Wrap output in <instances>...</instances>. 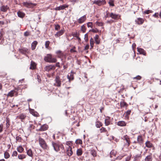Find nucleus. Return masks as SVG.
Instances as JSON below:
<instances>
[{
    "label": "nucleus",
    "mask_w": 161,
    "mask_h": 161,
    "mask_svg": "<svg viewBox=\"0 0 161 161\" xmlns=\"http://www.w3.org/2000/svg\"><path fill=\"white\" fill-rule=\"evenodd\" d=\"M44 59L45 61L48 63H55L57 61L56 58H52V55L51 54H47Z\"/></svg>",
    "instance_id": "f257e3e1"
},
{
    "label": "nucleus",
    "mask_w": 161,
    "mask_h": 161,
    "mask_svg": "<svg viewBox=\"0 0 161 161\" xmlns=\"http://www.w3.org/2000/svg\"><path fill=\"white\" fill-rule=\"evenodd\" d=\"M39 143L41 147L43 149H47L48 147L44 139L41 137L39 138Z\"/></svg>",
    "instance_id": "f03ea898"
},
{
    "label": "nucleus",
    "mask_w": 161,
    "mask_h": 161,
    "mask_svg": "<svg viewBox=\"0 0 161 161\" xmlns=\"http://www.w3.org/2000/svg\"><path fill=\"white\" fill-rule=\"evenodd\" d=\"M24 6L28 8H32L35 6L36 4L31 2H24L23 3Z\"/></svg>",
    "instance_id": "7ed1b4c3"
},
{
    "label": "nucleus",
    "mask_w": 161,
    "mask_h": 161,
    "mask_svg": "<svg viewBox=\"0 0 161 161\" xmlns=\"http://www.w3.org/2000/svg\"><path fill=\"white\" fill-rule=\"evenodd\" d=\"M60 145L58 142H52V146L53 147L54 150L58 152L59 150Z\"/></svg>",
    "instance_id": "20e7f679"
},
{
    "label": "nucleus",
    "mask_w": 161,
    "mask_h": 161,
    "mask_svg": "<svg viewBox=\"0 0 161 161\" xmlns=\"http://www.w3.org/2000/svg\"><path fill=\"white\" fill-rule=\"evenodd\" d=\"M93 3L98 6H101L105 4L106 3V2L105 0H95Z\"/></svg>",
    "instance_id": "39448f33"
},
{
    "label": "nucleus",
    "mask_w": 161,
    "mask_h": 161,
    "mask_svg": "<svg viewBox=\"0 0 161 161\" xmlns=\"http://www.w3.org/2000/svg\"><path fill=\"white\" fill-rule=\"evenodd\" d=\"M55 69V66L53 65L47 66L44 68L45 70L47 71H49L51 70H54Z\"/></svg>",
    "instance_id": "423d86ee"
},
{
    "label": "nucleus",
    "mask_w": 161,
    "mask_h": 161,
    "mask_svg": "<svg viewBox=\"0 0 161 161\" xmlns=\"http://www.w3.org/2000/svg\"><path fill=\"white\" fill-rule=\"evenodd\" d=\"M56 86H60L61 85V81L59 76H56L55 80Z\"/></svg>",
    "instance_id": "0eeeda50"
},
{
    "label": "nucleus",
    "mask_w": 161,
    "mask_h": 161,
    "mask_svg": "<svg viewBox=\"0 0 161 161\" xmlns=\"http://www.w3.org/2000/svg\"><path fill=\"white\" fill-rule=\"evenodd\" d=\"M86 19V15L80 17L77 20L79 24H81L84 22Z\"/></svg>",
    "instance_id": "6e6552de"
},
{
    "label": "nucleus",
    "mask_w": 161,
    "mask_h": 161,
    "mask_svg": "<svg viewBox=\"0 0 161 161\" xmlns=\"http://www.w3.org/2000/svg\"><path fill=\"white\" fill-rule=\"evenodd\" d=\"M68 7V5L67 4H64L59 7H56L55 8V10H63L64 9L66 8H67Z\"/></svg>",
    "instance_id": "1a4fd4ad"
},
{
    "label": "nucleus",
    "mask_w": 161,
    "mask_h": 161,
    "mask_svg": "<svg viewBox=\"0 0 161 161\" xmlns=\"http://www.w3.org/2000/svg\"><path fill=\"white\" fill-rule=\"evenodd\" d=\"M64 28L61 29L60 31L57 32L56 34H55V36L56 37H58L62 35L64 33Z\"/></svg>",
    "instance_id": "9d476101"
},
{
    "label": "nucleus",
    "mask_w": 161,
    "mask_h": 161,
    "mask_svg": "<svg viewBox=\"0 0 161 161\" xmlns=\"http://www.w3.org/2000/svg\"><path fill=\"white\" fill-rule=\"evenodd\" d=\"M109 16L112 19H118L120 17V16L119 14H115L112 13L110 14Z\"/></svg>",
    "instance_id": "9b49d317"
},
{
    "label": "nucleus",
    "mask_w": 161,
    "mask_h": 161,
    "mask_svg": "<svg viewBox=\"0 0 161 161\" xmlns=\"http://www.w3.org/2000/svg\"><path fill=\"white\" fill-rule=\"evenodd\" d=\"M67 149L66 152L67 154L69 156H71L73 153L71 147H69Z\"/></svg>",
    "instance_id": "f8f14e48"
},
{
    "label": "nucleus",
    "mask_w": 161,
    "mask_h": 161,
    "mask_svg": "<svg viewBox=\"0 0 161 161\" xmlns=\"http://www.w3.org/2000/svg\"><path fill=\"white\" fill-rule=\"evenodd\" d=\"M135 21L136 24L138 25H141L143 23L144 20L142 18H138L135 20Z\"/></svg>",
    "instance_id": "ddd939ff"
},
{
    "label": "nucleus",
    "mask_w": 161,
    "mask_h": 161,
    "mask_svg": "<svg viewBox=\"0 0 161 161\" xmlns=\"http://www.w3.org/2000/svg\"><path fill=\"white\" fill-rule=\"evenodd\" d=\"M9 8V7L7 5H3L0 8V10L1 11L5 12Z\"/></svg>",
    "instance_id": "4468645a"
},
{
    "label": "nucleus",
    "mask_w": 161,
    "mask_h": 161,
    "mask_svg": "<svg viewBox=\"0 0 161 161\" xmlns=\"http://www.w3.org/2000/svg\"><path fill=\"white\" fill-rule=\"evenodd\" d=\"M143 142V140L142 136L141 135L138 136L137 138V142L141 145Z\"/></svg>",
    "instance_id": "2eb2a0df"
},
{
    "label": "nucleus",
    "mask_w": 161,
    "mask_h": 161,
    "mask_svg": "<svg viewBox=\"0 0 161 161\" xmlns=\"http://www.w3.org/2000/svg\"><path fill=\"white\" fill-rule=\"evenodd\" d=\"M123 139L124 140H125L127 143V146H129L130 144V141L129 140V138L127 135H125L123 136Z\"/></svg>",
    "instance_id": "dca6fc26"
},
{
    "label": "nucleus",
    "mask_w": 161,
    "mask_h": 161,
    "mask_svg": "<svg viewBox=\"0 0 161 161\" xmlns=\"http://www.w3.org/2000/svg\"><path fill=\"white\" fill-rule=\"evenodd\" d=\"M48 128V126L46 125H44L42 126L39 129L41 131H44L46 130Z\"/></svg>",
    "instance_id": "f3484780"
},
{
    "label": "nucleus",
    "mask_w": 161,
    "mask_h": 161,
    "mask_svg": "<svg viewBox=\"0 0 161 161\" xmlns=\"http://www.w3.org/2000/svg\"><path fill=\"white\" fill-rule=\"evenodd\" d=\"M56 54L57 55L58 57L59 58H61L64 56V54L60 50H58L56 52Z\"/></svg>",
    "instance_id": "a211bd4d"
},
{
    "label": "nucleus",
    "mask_w": 161,
    "mask_h": 161,
    "mask_svg": "<svg viewBox=\"0 0 161 161\" xmlns=\"http://www.w3.org/2000/svg\"><path fill=\"white\" fill-rule=\"evenodd\" d=\"M67 78L69 82L74 79L73 73L72 72V71H71L69 75H68Z\"/></svg>",
    "instance_id": "6ab92c4d"
},
{
    "label": "nucleus",
    "mask_w": 161,
    "mask_h": 161,
    "mask_svg": "<svg viewBox=\"0 0 161 161\" xmlns=\"http://www.w3.org/2000/svg\"><path fill=\"white\" fill-rule=\"evenodd\" d=\"M137 51L140 54H143V55H146V52L144 50L141 48H137Z\"/></svg>",
    "instance_id": "aec40b11"
},
{
    "label": "nucleus",
    "mask_w": 161,
    "mask_h": 161,
    "mask_svg": "<svg viewBox=\"0 0 161 161\" xmlns=\"http://www.w3.org/2000/svg\"><path fill=\"white\" fill-rule=\"evenodd\" d=\"M117 125L120 126H124L126 125V123L123 121H119L117 123Z\"/></svg>",
    "instance_id": "412c9836"
},
{
    "label": "nucleus",
    "mask_w": 161,
    "mask_h": 161,
    "mask_svg": "<svg viewBox=\"0 0 161 161\" xmlns=\"http://www.w3.org/2000/svg\"><path fill=\"white\" fill-rule=\"evenodd\" d=\"M19 51L20 53L24 54H25L26 53H28V49L26 48H23L21 49H19Z\"/></svg>",
    "instance_id": "4be33fe9"
},
{
    "label": "nucleus",
    "mask_w": 161,
    "mask_h": 161,
    "mask_svg": "<svg viewBox=\"0 0 161 161\" xmlns=\"http://www.w3.org/2000/svg\"><path fill=\"white\" fill-rule=\"evenodd\" d=\"M99 38V36L97 35H96L94 37V40L96 44H98L100 43V40Z\"/></svg>",
    "instance_id": "5701e85b"
},
{
    "label": "nucleus",
    "mask_w": 161,
    "mask_h": 161,
    "mask_svg": "<svg viewBox=\"0 0 161 161\" xmlns=\"http://www.w3.org/2000/svg\"><path fill=\"white\" fill-rule=\"evenodd\" d=\"M36 64L35 63L31 61V66L30 67V69H33L36 68Z\"/></svg>",
    "instance_id": "b1692460"
},
{
    "label": "nucleus",
    "mask_w": 161,
    "mask_h": 161,
    "mask_svg": "<svg viewBox=\"0 0 161 161\" xmlns=\"http://www.w3.org/2000/svg\"><path fill=\"white\" fill-rule=\"evenodd\" d=\"M26 115L23 114H21L19 116H18L17 117L20 119L22 121L26 117Z\"/></svg>",
    "instance_id": "393cba45"
},
{
    "label": "nucleus",
    "mask_w": 161,
    "mask_h": 161,
    "mask_svg": "<svg viewBox=\"0 0 161 161\" xmlns=\"http://www.w3.org/2000/svg\"><path fill=\"white\" fill-rule=\"evenodd\" d=\"M146 146L148 148H150L152 147L153 145L152 143L149 141H147L145 142Z\"/></svg>",
    "instance_id": "a878e982"
},
{
    "label": "nucleus",
    "mask_w": 161,
    "mask_h": 161,
    "mask_svg": "<svg viewBox=\"0 0 161 161\" xmlns=\"http://www.w3.org/2000/svg\"><path fill=\"white\" fill-rule=\"evenodd\" d=\"M37 44V42L36 41H34L31 44V48L32 50H33L35 49Z\"/></svg>",
    "instance_id": "bb28decb"
},
{
    "label": "nucleus",
    "mask_w": 161,
    "mask_h": 161,
    "mask_svg": "<svg viewBox=\"0 0 161 161\" xmlns=\"http://www.w3.org/2000/svg\"><path fill=\"white\" fill-rule=\"evenodd\" d=\"M152 158L151 155L147 156L145 158V161H152Z\"/></svg>",
    "instance_id": "cd10ccee"
},
{
    "label": "nucleus",
    "mask_w": 161,
    "mask_h": 161,
    "mask_svg": "<svg viewBox=\"0 0 161 161\" xmlns=\"http://www.w3.org/2000/svg\"><path fill=\"white\" fill-rule=\"evenodd\" d=\"M18 17L20 18H23L25 15V14L22 12L19 11L17 12Z\"/></svg>",
    "instance_id": "c85d7f7f"
},
{
    "label": "nucleus",
    "mask_w": 161,
    "mask_h": 161,
    "mask_svg": "<svg viewBox=\"0 0 161 161\" xmlns=\"http://www.w3.org/2000/svg\"><path fill=\"white\" fill-rule=\"evenodd\" d=\"M27 153L29 156L32 157L33 155L32 151L31 149H29L27 151Z\"/></svg>",
    "instance_id": "c756f323"
},
{
    "label": "nucleus",
    "mask_w": 161,
    "mask_h": 161,
    "mask_svg": "<svg viewBox=\"0 0 161 161\" xmlns=\"http://www.w3.org/2000/svg\"><path fill=\"white\" fill-rule=\"evenodd\" d=\"M105 124L106 125H108L110 124L109 118L107 117L105 120Z\"/></svg>",
    "instance_id": "7c9ffc66"
},
{
    "label": "nucleus",
    "mask_w": 161,
    "mask_h": 161,
    "mask_svg": "<svg viewBox=\"0 0 161 161\" xmlns=\"http://www.w3.org/2000/svg\"><path fill=\"white\" fill-rule=\"evenodd\" d=\"M26 157V155L24 154H21L18 156V158L19 159H23L25 158Z\"/></svg>",
    "instance_id": "2f4dec72"
},
{
    "label": "nucleus",
    "mask_w": 161,
    "mask_h": 161,
    "mask_svg": "<svg viewBox=\"0 0 161 161\" xmlns=\"http://www.w3.org/2000/svg\"><path fill=\"white\" fill-rule=\"evenodd\" d=\"M82 151L81 149L80 148L77 149L76 151V154L77 156H80L82 155Z\"/></svg>",
    "instance_id": "473e14b6"
},
{
    "label": "nucleus",
    "mask_w": 161,
    "mask_h": 161,
    "mask_svg": "<svg viewBox=\"0 0 161 161\" xmlns=\"http://www.w3.org/2000/svg\"><path fill=\"white\" fill-rule=\"evenodd\" d=\"M15 92V91L14 90H12L8 94L7 96L10 97H12L14 96V94Z\"/></svg>",
    "instance_id": "72a5a7b5"
},
{
    "label": "nucleus",
    "mask_w": 161,
    "mask_h": 161,
    "mask_svg": "<svg viewBox=\"0 0 161 161\" xmlns=\"http://www.w3.org/2000/svg\"><path fill=\"white\" fill-rule=\"evenodd\" d=\"M17 150L19 152L21 153L24 151V148L21 146H20L17 147Z\"/></svg>",
    "instance_id": "f704fd0d"
},
{
    "label": "nucleus",
    "mask_w": 161,
    "mask_h": 161,
    "mask_svg": "<svg viewBox=\"0 0 161 161\" xmlns=\"http://www.w3.org/2000/svg\"><path fill=\"white\" fill-rule=\"evenodd\" d=\"M30 112L34 116H37L38 115V113L36 112H35L34 110H30Z\"/></svg>",
    "instance_id": "c9c22d12"
},
{
    "label": "nucleus",
    "mask_w": 161,
    "mask_h": 161,
    "mask_svg": "<svg viewBox=\"0 0 161 161\" xmlns=\"http://www.w3.org/2000/svg\"><path fill=\"white\" fill-rule=\"evenodd\" d=\"M96 125L97 128H100L102 126V124L99 121H97L96 123Z\"/></svg>",
    "instance_id": "e433bc0d"
},
{
    "label": "nucleus",
    "mask_w": 161,
    "mask_h": 161,
    "mask_svg": "<svg viewBox=\"0 0 161 161\" xmlns=\"http://www.w3.org/2000/svg\"><path fill=\"white\" fill-rule=\"evenodd\" d=\"M90 44L91 48H92L94 45V40L92 38H91L90 40Z\"/></svg>",
    "instance_id": "4c0bfd02"
},
{
    "label": "nucleus",
    "mask_w": 161,
    "mask_h": 161,
    "mask_svg": "<svg viewBox=\"0 0 161 161\" xmlns=\"http://www.w3.org/2000/svg\"><path fill=\"white\" fill-rule=\"evenodd\" d=\"M9 153L7 152H5L4 153V156L5 158H8L9 157Z\"/></svg>",
    "instance_id": "58836bf2"
},
{
    "label": "nucleus",
    "mask_w": 161,
    "mask_h": 161,
    "mask_svg": "<svg viewBox=\"0 0 161 161\" xmlns=\"http://www.w3.org/2000/svg\"><path fill=\"white\" fill-rule=\"evenodd\" d=\"M95 24L99 26H102L103 25V23L102 22L96 21L95 22Z\"/></svg>",
    "instance_id": "ea45409f"
},
{
    "label": "nucleus",
    "mask_w": 161,
    "mask_h": 161,
    "mask_svg": "<svg viewBox=\"0 0 161 161\" xmlns=\"http://www.w3.org/2000/svg\"><path fill=\"white\" fill-rule=\"evenodd\" d=\"M116 152L115 151H114V150H113L111 151L110 153V157L111 158L112 157V155L115 156L116 154Z\"/></svg>",
    "instance_id": "a19ab883"
},
{
    "label": "nucleus",
    "mask_w": 161,
    "mask_h": 161,
    "mask_svg": "<svg viewBox=\"0 0 161 161\" xmlns=\"http://www.w3.org/2000/svg\"><path fill=\"white\" fill-rule=\"evenodd\" d=\"M6 126L7 128H8L9 127V126L10 125L9 120L8 118H6Z\"/></svg>",
    "instance_id": "79ce46f5"
},
{
    "label": "nucleus",
    "mask_w": 161,
    "mask_h": 161,
    "mask_svg": "<svg viewBox=\"0 0 161 161\" xmlns=\"http://www.w3.org/2000/svg\"><path fill=\"white\" fill-rule=\"evenodd\" d=\"M141 157V154L136 155L134 156V159L135 160H136L138 158H140Z\"/></svg>",
    "instance_id": "37998d69"
},
{
    "label": "nucleus",
    "mask_w": 161,
    "mask_h": 161,
    "mask_svg": "<svg viewBox=\"0 0 161 161\" xmlns=\"http://www.w3.org/2000/svg\"><path fill=\"white\" fill-rule=\"evenodd\" d=\"M108 3L110 6H114V1L113 0H110Z\"/></svg>",
    "instance_id": "c03bdc74"
},
{
    "label": "nucleus",
    "mask_w": 161,
    "mask_h": 161,
    "mask_svg": "<svg viewBox=\"0 0 161 161\" xmlns=\"http://www.w3.org/2000/svg\"><path fill=\"white\" fill-rule=\"evenodd\" d=\"M120 105L121 107H124L126 105V103L122 101L120 102Z\"/></svg>",
    "instance_id": "a18cd8bd"
},
{
    "label": "nucleus",
    "mask_w": 161,
    "mask_h": 161,
    "mask_svg": "<svg viewBox=\"0 0 161 161\" xmlns=\"http://www.w3.org/2000/svg\"><path fill=\"white\" fill-rule=\"evenodd\" d=\"M75 142L77 144H81L82 143V141L80 139H77L76 140Z\"/></svg>",
    "instance_id": "49530a36"
},
{
    "label": "nucleus",
    "mask_w": 161,
    "mask_h": 161,
    "mask_svg": "<svg viewBox=\"0 0 161 161\" xmlns=\"http://www.w3.org/2000/svg\"><path fill=\"white\" fill-rule=\"evenodd\" d=\"M50 42L49 41H47L45 42V46L46 48H48L50 44Z\"/></svg>",
    "instance_id": "de8ad7c7"
},
{
    "label": "nucleus",
    "mask_w": 161,
    "mask_h": 161,
    "mask_svg": "<svg viewBox=\"0 0 161 161\" xmlns=\"http://www.w3.org/2000/svg\"><path fill=\"white\" fill-rule=\"evenodd\" d=\"M60 26L58 25H55V30L57 31H58L60 30Z\"/></svg>",
    "instance_id": "09e8293b"
},
{
    "label": "nucleus",
    "mask_w": 161,
    "mask_h": 161,
    "mask_svg": "<svg viewBox=\"0 0 161 161\" xmlns=\"http://www.w3.org/2000/svg\"><path fill=\"white\" fill-rule=\"evenodd\" d=\"M84 39L86 42H87L88 41V35L87 33H86L85 35Z\"/></svg>",
    "instance_id": "8fccbe9b"
},
{
    "label": "nucleus",
    "mask_w": 161,
    "mask_h": 161,
    "mask_svg": "<svg viewBox=\"0 0 161 161\" xmlns=\"http://www.w3.org/2000/svg\"><path fill=\"white\" fill-rule=\"evenodd\" d=\"M110 14L109 13L108 11H106L105 14V17L106 18L110 17Z\"/></svg>",
    "instance_id": "3c124183"
},
{
    "label": "nucleus",
    "mask_w": 161,
    "mask_h": 161,
    "mask_svg": "<svg viewBox=\"0 0 161 161\" xmlns=\"http://www.w3.org/2000/svg\"><path fill=\"white\" fill-rule=\"evenodd\" d=\"M66 144L69 146V147H71V146H72V143L71 141H68L66 142Z\"/></svg>",
    "instance_id": "603ef678"
},
{
    "label": "nucleus",
    "mask_w": 161,
    "mask_h": 161,
    "mask_svg": "<svg viewBox=\"0 0 161 161\" xmlns=\"http://www.w3.org/2000/svg\"><path fill=\"white\" fill-rule=\"evenodd\" d=\"M100 130L101 133H102L104 132H106L107 131V130L104 127H102L100 129Z\"/></svg>",
    "instance_id": "864d4df0"
},
{
    "label": "nucleus",
    "mask_w": 161,
    "mask_h": 161,
    "mask_svg": "<svg viewBox=\"0 0 161 161\" xmlns=\"http://www.w3.org/2000/svg\"><path fill=\"white\" fill-rule=\"evenodd\" d=\"M81 29L83 32H85L86 29L85 26L84 25L81 26Z\"/></svg>",
    "instance_id": "5fc2aeb1"
},
{
    "label": "nucleus",
    "mask_w": 161,
    "mask_h": 161,
    "mask_svg": "<svg viewBox=\"0 0 161 161\" xmlns=\"http://www.w3.org/2000/svg\"><path fill=\"white\" fill-rule=\"evenodd\" d=\"M141 78V77L140 75H137L136 77H134L133 78L134 80H140Z\"/></svg>",
    "instance_id": "6e6d98bb"
},
{
    "label": "nucleus",
    "mask_w": 161,
    "mask_h": 161,
    "mask_svg": "<svg viewBox=\"0 0 161 161\" xmlns=\"http://www.w3.org/2000/svg\"><path fill=\"white\" fill-rule=\"evenodd\" d=\"M152 12V11L151 10H146L144 12V13L146 14H148L150 13H151Z\"/></svg>",
    "instance_id": "4d7b16f0"
},
{
    "label": "nucleus",
    "mask_w": 161,
    "mask_h": 161,
    "mask_svg": "<svg viewBox=\"0 0 161 161\" xmlns=\"http://www.w3.org/2000/svg\"><path fill=\"white\" fill-rule=\"evenodd\" d=\"M92 32H94V33H97L98 32V29H92L91 30Z\"/></svg>",
    "instance_id": "13d9d810"
},
{
    "label": "nucleus",
    "mask_w": 161,
    "mask_h": 161,
    "mask_svg": "<svg viewBox=\"0 0 161 161\" xmlns=\"http://www.w3.org/2000/svg\"><path fill=\"white\" fill-rule=\"evenodd\" d=\"M3 125L1 124L0 125V133L2 132L3 131Z\"/></svg>",
    "instance_id": "bf43d9fd"
},
{
    "label": "nucleus",
    "mask_w": 161,
    "mask_h": 161,
    "mask_svg": "<svg viewBox=\"0 0 161 161\" xmlns=\"http://www.w3.org/2000/svg\"><path fill=\"white\" fill-rule=\"evenodd\" d=\"M24 35L25 36H27L30 35V33L28 31H26L24 33Z\"/></svg>",
    "instance_id": "052dcab7"
},
{
    "label": "nucleus",
    "mask_w": 161,
    "mask_h": 161,
    "mask_svg": "<svg viewBox=\"0 0 161 161\" xmlns=\"http://www.w3.org/2000/svg\"><path fill=\"white\" fill-rule=\"evenodd\" d=\"M17 151H14L13 153L12 156H16L17 155Z\"/></svg>",
    "instance_id": "680f3d73"
},
{
    "label": "nucleus",
    "mask_w": 161,
    "mask_h": 161,
    "mask_svg": "<svg viewBox=\"0 0 161 161\" xmlns=\"http://www.w3.org/2000/svg\"><path fill=\"white\" fill-rule=\"evenodd\" d=\"M92 22H88L87 23V26L88 27H92Z\"/></svg>",
    "instance_id": "e2e57ef3"
},
{
    "label": "nucleus",
    "mask_w": 161,
    "mask_h": 161,
    "mask_svg": "<svg viewBox=\"0 0 161 161\" xmlns=\"http://www.w3.org/2000/svg\"><path fill=\"white\" fill-rule=\"evenodd\" d=\"M114 22V20H107V21H106V23H108V24H111L112 23H113Z\"/></svg>",
    "instance_id": "0e129e2a"
},
{
    "label": "nucleus",
    "mask_w": 161,
    "mask_h": 161,
    "mask_svg": "<svg viewBox=\"0 0 161 161\" xmlns=\"http://www.w3.org/2000/svg\"><path fill=\"white\" fill-rule=\"evenodd\" d=\"M74 4L75 3H78L79 2V0H73L71 1Z\"/></svg>",
    "instance_id": "69168bd1"
},
{
    "label": "nucleus",
    "mask_w": 161,
    "mask_h": 161,
    "mask_svg": "<svg viewBox=\"0 0 161 161\" xmlns=\"http://www.w3.org/2000/svg\"><path fill=\"white\" fill-rule=\"evenodd\" d=\"M153 16L156 18L158 17V13H155V14L153 15Z\"/></svg>",
    "instance_id": "338daca9"
},
{
    "label": "nucleus",
    "mask_w": 161,
    "mask_h": 161,
    "mask_svg": "<svg viewBox=\"0 0 161 161\" xmlns=\"http://www.w3.org/2000/svg\"><path fill=\"white\" fill-rule=\"evenodd\" d=\"M130 113H131V110H128L126 112V114L127 115H129V114H130Z\"/></svg>",
    "instance_id": "774afa93"
}]
</instances>
